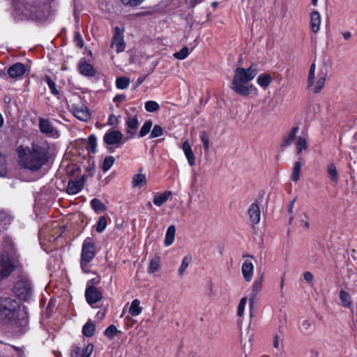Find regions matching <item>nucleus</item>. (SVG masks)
I'll list each match as a JSON object with an SVG mask.
<instances>
[{"instance_id": "40", "label": "nucleus", "mask_w": 357, "mask_h": 357, "mask_svg": "<svg viewBox=\"0 0 357 357\" xmlns=\"http://www.w3.org/2000/svg\"><path fill=\"white\" fill-rule=\"evenodd\" d=\"M301 169V162H295L293 169H292V174H291V179L294 181H298L299 180Z\"/></svg>"}, {"instance_id": "25", "label": "nucleus", "mask_w": 357, "mask_h": 357, "mask_svg": "<svg viewBox=\"0 0 357 357\" xmlns=\"http://www.w3.org/2000/svg\"><path fill=\"white\" fill-rule=\"evenodd\" d=\"M146 177L144 174H137L132 176V184L135 188H142L146 185Z\"/></svg>"}, {"instance_id": "18", "label": "nucleus", "mask_w": 357, "mask_h": 357, "mask_svg": "<svg viewBox=\"0 0 357 357\" xmlns=\"http://www.w3.org/2000/svg\"><path fill=\"white\" fill-rule=\"evenodd\" d=\"M93 350V345L88 344L84 349L75 347L71 351V357H90Z\"/></svg>"}, {"instance_id": "47", "label": "nucleus", "mask_w": 357, "mask_h": 357, "mask_svg": "<svg viewBox=\"0 0 357 357\" xmlns=\"http://www.w3.org/2000/svg\"><path fill=\"white\" fill-rule=\"evenodd\" d=\"M160 267V261L158 259H153L151 261L148 271L149 273H153Z\"/></svg>"}, {"instance_id": "1", "label": "nucleus", "mask_w": 357, "mask_h": 357, "mask_svg": "<svg viewBox=\"0 0 357 357\" xmlns=\"http://www.w3.org/2000/svg\"><path fill=\"white\" fill-rule=\"evenodd\" d=\"M18 155L22 167L35 172L47 162L48 151L45 146L33 143L31 146L19 147Z\"/></svg>"}, {"instance_id": "34", "label": "nucleus", "mask_w": 357, "mask_h": 357, "mask_svg": "<svg viewBox=\"0 0 357 357\" xmlns=\"http://www.w3.org/2000/svg\"><path fill=\"white\" fill-rule=\"evenodd\" d=\"M327 172L332 181L337 183L339 180L338 174L334 164H329L327 167Z\"/></svg>"}, {"instance_id": "63", "label": "nucleus", "mask_w": 357, "mask_h": 357, "mask_svg": "<svg viewBox=\"0 0 357 357\" xmlns=\"http://www.w3.org/2000/svg\"><path fill=\"white\" fill-rule=\"evenodd\" d=\"M3 123H4L3 118L1 115V114L0 113V128L3 126Z\"/></svg>"}, {"instance_id": "10", "label": "nucleus", "mask_w": 357, "mask_h": 357, "mask_svg": "<svg viewBox=\"0 0 357 357\" xmlns=\"http://www.w3.org/2000/svg\"><path fill=\"white\" fill-rule=\"evenodd\" d=\"M39 127L40 131L49 137L55 139L59 138L60 137L59 132L53 126V125L48 119H40Z\"/></svg>"}, {"instance_id": "35", "label": "nucleus", "mask_w": 357, "mask_h": 357, "mask_svg": "<svg viewBox=\"0 0 357 357\" xmlns=\"http://www.w3.org/2000/svg\"><path fill=\"white\" fill-rule=\"evenodd\" d=\"M120 333L117 328L114 325L109 326L104 331V335L109 340L114 339V337Z\"/></svg>"}, {"instance_id": "44", "label": "nucleus", "mask_w": 357, "mask_h": 357, "mask_svg": "<svg viewBox=\"0 0 357 357\" xmlns=\"http://www.w3.org/2000/svg\"><path fill=\"white\" fill-rule=\"evenodd\" d=\"M114 158L113 156H107L105 158L102 164V170L107 172L114 165Z\"/></svg>"}, {"instance_id": "57", "label": "nucleus", "mask_w": 357, "mask_h": 357, "mask_svg": "<svg viewBox=\"0 0 357 357\" xmlns=\"http://www.w3.org/2000/svg\"><path fill=\"white\" fill-rule=\"evenodd\" d=\"M125 100V96L123 95H117L114 98V102H121Z\"/></svg>"}, {"instance_id": "39", "label": "nucleus", "mask_w": 357, "mask_h": 357, "mask_svg": "<svg viewBox=\"0 0 357 357\" xmlns=\"http://www.w3.org/2000/svg\"><path fill=\"white\" fill-rule=\"evenodd\" d=\"M152 126L153 123L151 120L146 121L142 126L139 130V136L140 137L146 136L151 131Z\"/></svg>"}, {"instance_id": "31", "label": "nucleus", "mask_w": 357, "mask_h": 357, "mask_svg": "<svg viewBox=\"0 0 357 357\" xmlns=\"http://www.w3.org/2000/svg\"><path fill=\"white\" fill-rule=\"evenodd\" d=\"M96 326L91 321H88L82 328V333L86 337H91L95 332Z\"/></svg>"}, {"instance_id": "27", "label": "nucleus", "mask_w": 357, "mask_h": 357, "mask_svg": "<svg viewBox=\"0 0 357 357\" xmlns=\"http://www.w3.org/2000/svg\"><path fill=\"white\" fill-rule=\"evenodd\" d=\"M175 233H176L175 227L174 225H170L167 228V230L166 231L165 238V241H164L165 245L166 247L171 245L174 243V238H175Z\"/></svg>"}, {"instance_id": "48", "label": "nucleus", "mask_w": 357, "mask_h": 357, "mask_svg": "<svg viewBox=\"0 0 357 357\" xmlns=\"http://www.w3.org/2000/svg\"><path fill=\"white\" fill-rule=\"evenodd\" d=\"M107 227V220L105 217L102 216L99 218L98 222L96 227V231L98 233H102Z\"/></svg>"}, {"instance_id": "37", "label": "nucleus", "mask_w": 357, "mask_h": 357, "mask_svg": "<svg viewBox=\"0 0 357 357\" xmlns=\"http://www.w3.org/2000/svg\"><path fill=\"white\" fill-rule=\"evenodd\" d=\"M96 142H97V139H96V136L94 135H91L88 138L86 149L92 153H96Z\"/></svg>"}, {"instance_id": "5", "label": "nucleus", "mask_w": 357, "mask_h": 357, "mask_svg": "<svg viewBox=\"0 0 357 357\" xmlns=\"http://www.w3.org/2000/svg\"><path fill=\"white\" fill-rule=\"evenodd\" d=\"M327 73L322 69L316 70V65L312 63L310 67L307 86L314 93H318L324 89Z\"/></svg>"}, {"instance_id": "49", "label": "nucleus", "mask_w": 357, "mask_h": 357, "mask_svg": "<svg viewBox=\"0 0 357 357\" xmlns=\"http://www.w3.org/2000/svg\"><path fill=\"white\" fill-rule=\"evenodd\" d=\"M6 172V160L4 156L0 153V176H5Z\"/></svg>"}, {"instance_id": "20", "label": "nucleus", "mask_w": 357, "mask_h": 357, "mask_svg": "<svg viewBox=\"0 0 357 357\" xmlns=\"http://www.w3.org/2000/svg\"><path fill=\"white\" fill-rule=\"evenodd\" d=\"M248 215L252 224L257 225L261 219V211L258 204L252 203L250 205L248 209Z\"/></svg>"}, {"instance_id": "54", "label": "nucleus", "mask_w": 357, "mask_h": 357, "mask_svg": "<svg viewBox=\"0 0 357 357\" xmlns=\"http://www.w3.org/2000/svg\"><path fill=\"white\" fill-rule=\"evenodd\" d=\"M117 121L116 116L114 114H111L108 118L107 123L110 126H114L117 123Z\"/></svg>"}, {"instance_id": "52", "label": "nucleus", "mask_w": 357, "mask_h": 357, "mask_svg": "<svg viewBox=\"0 0 357 357\" xmlns=\"http://www.w3.org/2000/svg\"><path fill=\"white\" fill-rule=\"evenodd\" d=\"M200 138L204 146L205 151H208L209 149V140L206 132H203L201 133Z\"/></svg>"}, {"instance_id": "32", "label": "nucleus", "mask_w": 357, "mask_h": 357, "mask_svg": "<svg viewBox=\"0 0 357 357\" xmlns=\"http://www.w3.org/2000/svg\"><path fill=\"white\" fill-rule=\"evenodd\" d=\"M91 208L94 210L96 213H100L105 211V206L99 199L94 198L91 202Z\"/></svg>"}, {"instance_id": "30", "label": "nucleus", "mask_w": 357, "mask_h": 357, "mask_svg": "<svg viewBox=\"0 0 357 357\" xmlns=\"http://www.w3.org/2000/svg\"><path fill=\"white\" fill-rule=\"evenodd\" d=\"M340 298L341 300L342 304L344 307L347 308L352 307V301L351 296L349 293L344 290H341L340 291Z\"/></svg>"}, {"instance_id": "26", "label": "nucleus", "mask_w": 357, "mask_h": 357, "mask_svg": "<svg viewBox=\"0 0 357 357\" xmlns=\"http://www.w3.org/2000/svg\"><path fill=\"white\" fill-rule=\"evenodd\" d=\"M13 220L12 216L8 213L0 211V234L6 229V227L10 224Z\"/></svg>"}, {"instance_id": "4", "label": "nucleus", "mask_w": 357, "mask_h": 357, "mask_svg": "<svg viewBox=\"0 0 357 357\" xmlns=\"http://www.w3.org/2000/svg\"><path fill=\"white\" fill-rule=\"evenodd\" d=\"M16 15L20 20H39L41 17V8L33 1H17L14 3Z\"/></svg>"}, {"instance_id": "43", "label": "nucleus", "mask_w": 357, "mask_h": 357, "mask_svg": "<svg viewBox=\"0 0 357 357\" xmlns=\"http://www.w3.org/2000/svg\"><path fill=\"white\" fill-rule=\"evenodd\" d=\"M189 54L190 50L188 47H184L180 51L175 52L174 54V57L179 60H183L187 58Z\"/></svg>"}, {"instance_id": "50", "label": "nucleus", "mask_w": 357, "mask_h": 357, "mask_svg": "<svg viewBox=\"0 0 357 357\" xmlns=\"http://www.w3.org/2000/svg\"><path fill=\"white\" fill-rule=\"evenodd\" d=\"M46 82L50 89L51 93L54 95H58L59 91L56 88V84L50 77H46Z\"/></svg>"}, {"instance_id": "59", "label": "nucleus", "mask_w": 357, "mask_h": 357, "mask_svg": "<svg viewBox=\"0 0 357 357\" xmlns=\"http://www.w3.org/2000/svg\"><path fill=\"white\" fill-rule=\"evenodd\" d=\"M294 203H295V199L292 200L289 204L288 212L290 213H291L293 212V209L294 207Z\"/></svg>"}, {"instance_id": "62", "label": "nucleus", "mask_w": 357, "mask_h": 357, "mask_svg": "<svg viewBox=\"0 0 357 357\" xmlns=\"http://www.w3.org/2000/svg\"><path fill=\"white\" fill-rule=\"evenodd\" d=\"M105 314V312H98V314H97V316L98 317H100V318H102V317H104Z\"/></svg>"}, {"instance_id": "29", "label": "nucleus", "mask_w": 357, "mask_h": 357, "mask_svg": "<svg viewBox=\"0 0 357 357\" xmlns=\"http://www.w3.org/2000/svg\"><path fill=\"white\" fill-rule=\"evenodd\" d=\"M272 82V77L268 74H261L257 78V83L261 87L267 88Z\"/></svg>"}, {"instance_id": "42", "label": "nucleus", "mask_w": 357, "mask_h": 357, "mask_svg": "<svg viewBox=\"0 0 357 357\" xmlns=\"http://www.w3.org/2000/svg\"><path fill=\"white\" fill-rule=\"evenodd\" d=\"M145 109L149 112H154L159 109L160 105L159 104L153 100H149L145 102L144 105Z\"/></svg>"}, {"instance_id": "21", "label": "nucleus", "mask_w": 357, "mask_h": 357, "mask_svg": "<svg viewBox=\"0 0 357 357\" xmlns=\"http://www.w3.org/2000/svg\"><path fill=\"white\" fill-rule=\"evenodd\" d=\"M308 136L306 132H303L296 139V149L297 154H300L302 151L308 148L307 145Z\"/></svg>"}, {"instance_id": "7", "label": "nucleus", "mask_w": 357, "mask_h": 357, "mask_svg": "<svg viewBox=\"0 0 357 357\" xmlns=\"http://www.w3.org/2000/svg\"><path fill=\"white\" fill-rule=\"evenodd\" d=\"M14 290L20 298L26 301L31 295V283L26 279L20 280L15 283Z\"/></svg>"}, {"instance_id": "11", "label": "nucleus", "mask_w": 357, "mask_h": 357, "mask_svg": "<svg viewBox=\"0 0 357 357\" xmlns=\"http://www.w3.org/2000/svg\"><path fill=\"white\" fill-rule=\"evenodd\" d=\"M85 297L87 303L93 307V305L99 302L102 298V292L93 286L87 284V288L85 291Z\"/></svg>"}, {"instance_id": "38", "label": "nucleus", "mask_w": 357, "mask_h": 357, "mask_svg": "<svg viewBox=\"0 0 357 357\" xmlns=\"http://www.w3.org/2000/svg\"><path fill=\"white\" fill-rule=\"evenodd\" d=\"M130 79L126 77H118L116 80V86L119 89H125L130 84Z\"/></svg>"}, {"instance_id": "28", "label": "nucleus", "mask_w": 357, "mask_h": 357, "mask_svg": "<svg viewBox=\"0 0 357 357\" xmlns=\"http://www.w3.org/2000/svg\"><path fill=\"white\" fill-rule=\"evenodd\" d=\"M142 312V308L140 307V301L138 299H134L129 308V313L133 316L137 317Z\"/></svg>"}, {"instance_id": "2", "label": "nucleus", "mask_w": 357, "mask_h": 357, "mask_svg": "<svg viewBox=\"0 0 357 357\" xmlns=\"http://www.w3.org/2000/svg\"><path fill=\"white\" fill-rule=\"evenodd\" d=\"M19 304L10 298H0V321L7 328H18L27 323L24 317H20Z\"/></svg>"}, {"instance_id": "51", "label": "nucleus", "mask_w": 357, "mask_h": 357, "mask_svg": "<svg viewBox=\"0 0 357 357\" xmlns=\"http://www.w3.org/2000/svg\"><path fill=\"white\" fill-rule=\"evenodd\" d=\"M261 284L262 278H260L255 281L252 287V294L254 295H257L260 291Z\"/></svg>"}, {"instance_id": "17", "label": "nucleus", "mask_w": 357, "mask_h": 357, "mask_svg": "<svg viewBox=\"0 0 357 357\" xmlns=\"http://www.w3.org/2000/svg\"><path fill=\"white\" fill-rule=\"evenodd\" d=\"M321 22V20L320 13L317 10H313L311 12L310 15V26L311 31L313 33H317L319 31Z\"/></svg>"}, {"instance_id": "12", "label": "nucleus", "mask_w": 357, "mask_h": 357, "mask_svg": "<svg viewBox=\"0 0 357 357\" xmlns=\"http://www.w3.org/2000/svg\"><path fill=\"white\" fill-rule=\"evenodd\" d=\"M123 137V135L120 131L109 130L105 134L103 141L108 145L123 144L124 142H122Z\"/></svg>"}, {"instance_id": "14", "label": "nucleus", "mask_w": 357, "mask_h": 357, "mask_svg": "<svg viewBox=\"0 0 357 357\" xmlns=\"http://www.w3.org/2000/svg\"><path fill=\"white\" fill-rule=\"evenodd\" d=\"M72 112L73 115L80 121H87L90 119V112L88 108L84 105H73Z\"/></svg>"}, {"instance_id": "56", "label": "nucleus", "mask_w": 357, "mask_h": 357, "mask_svg": "<svg viewBox=\"0 0 357 357\" xmlns=\"http://www.w3.org/2000/svg\"><path fill=\"white\" fill-rule=\"evenodd\" d=\"M75 40L77 41V46H79V47H83V40H82L81 36L79 33H76Z\"/></svg>"}, {"instance_id": "24", "label": "nucleus", "mask_w": 357, "mask_h": 357, "mask_svg": "<svg viewBox=\"0 0 357 357\" xmlns=\"http://www.w3.org/2000/svg\"><path fill=\"white\" fill-rule=\"evenodd\" d=\"M171 196V191H165L162 194L155 193L153 202L156 206H160L165 204Z\"/></svg>"}, {"instance_id": "6", "label": "nucleus", "mask_w": 357, "mask_h": 357, "mask_svg": "<svg viewBox=\"0 0 357 357\" xmlns=\"http://www.w3.org/2000/svg\"><path fill=\"white\" fill-rule=\"evenodd\" d=\"M96 256V248L93 240L87 237L82 243L80 265L84 273L90 272L89 263Z\"/></svg>"}, {"instance_id": "3", "label": "nucleus", "mask_w": 357, "mask_h": 357, "mask_svg": "<svg viewBox=\"0 0 357 357\" xmlns=\"http://www.w3.org/2000/svg\"><path fill=\"white\" fill-rule=\"evenodd\" d=\"M257 74V70L254 65L248 68L238 67L234 71L231 89L240 96H249L252 90H257L253 84H250Z\"/></svg>"}, {"instance_id": "58", "label": "nucleus", "mask_w": 357, "mask_h": 357, "mask_svg": "<svg viewBox=\"0 0 357 357\" xmlns=\"http://www.w3.org/2000/svg\"><path fill=\"white\" fill-rule=\"evenodd\" d=\"M254 301L252 299L250 301V316L252 317L254 316Z\"/></svg>"}, {"instance_id": "9", "label": "nucleus", "mask_w": 357, "mask_h": 357, "mask_svg": "<svg viewBox=\"0 0 357 357\" xmlns=\"http://www.w3.org/2000/svg\"><path fill=\"white\" fill-rule=\"evenodd\" d=\"M112 47L116 48L117 53H121L125 50L126 43L124 41L123 31L119 28H115V32L112 37Z\"/></svg>"}, {"instance_id": "64", "label": "nucleus", "mask_w": 357, "mask_h": 357, "mask_svg": "<svg viewBox=\"0 0 357 357\" xmlns=\"http://www.w3.org/2000/svg\"><path fill=\"white\" fill-rule=\"evenodd\" d=\"M303 225H304V227H305V228H309L310 225H309V222H304V221H303Z\"/></svg>"}, {"instance_id": "36", "label": "nucleus", "mask_w": 357, "mask_h": 357, "mask_svg": "<svg viewBox=\"0 0 357 357\" xmlns=\"http://www.w3.org/2000/svg\"><path fill=\"white\" fill-rule=\"evenodd\" d=\"M191 262V257L190 256H185L182 260L181 264L178 270V273L179 276L182 277L184 272L185 271L186 268L189 266V264Z\"/></svg>"}, {"instance_id": "19", "label": "nucleus", "mask_w": 357, "mask_h": 357, "mask_svg": "<svg viewBox=\"0 0 357 357\" xmlns=\"http://www.w3.org/2000/svg\"><path fill=\"white\" fill-rule=\"evenodd\" d=\"M241 271L245 280L250 282L254 274V265L252 262L249 260H245L243 263Z\"/></svg>"}, {"instance_id": "61", "label": "nucleus", "mask_w": 357, "mask_h": 357, "mask_svg": "<svg viewBox=\"0 0 357 357\" xmlns=\"http://www.w3.org/2000/svg\"><path fill=\"white\" fill-rule=\"evenodd\" d=\"M273 346L275 348H277V349L279 347V339H278V336L277 335L274 337Z\"/></svg>"}, {"instance_id": "23", "label": "nucleus", "mask_w": 357, "mask_h": 357, "mask_svg": "<svg viewBox=\"0 0 357 357\" xmlns=\"http://www.w3.org/2000/svg\"><path fill=\"white\" fill-rule=\"evenodd\" d=\"M79 73L84 75L92 77L96 75V70L93 66L85 61H81L78 66Z\"/></svg>"}, {"instance_id": "13", "label": "nucleus", "mask_w": 357, "mask_h": 357, "mask_svg": "<svg viewBox=\"0 0 357 357\" xmlns=\"http://www.w3.org/2000/svg\"><path fill=\"white\" fill-rule=\"evenodd\" d=\"M26 71L25 65L22 63H16L8 69V74L10 78L21 79Z\"/></svg>"}, {"instance_id": "15", "label": "nucleus", "mask_w": 357, "mask_h": 357, "mask_svg": "<svg viewBox=\"0 0 357 357\" xmlns=\"http://www.w3.org/2000/svg\"><path fill=\"white\" fill-rule=\"evenodd\" d=\"M139 127V121L137 116H128L126 121V131L128 138H132Z\"/></svg>"}, {"instance_id": "16", "label": "nucleus", "mask_w": 357, "mask_h": 357, "mask_svg": "<svg viewBox=\"0 0 357 357\" xmlns=\"http://www.w3.org/2000/svg\"><path fill=\"white\" fill-rule=\"evenodd\" d=\"M84 178L83 177L76 180L69 181L66 191L69 195H76L84 187Z\"/></svg>"}, {"instance_id": "53", "label": "nucleus", "mask_w": 357, "mask_h": 357, "mask_svg": "<svg viewBox=\"0 0 357 357\" xmlns=\"http://www.w3.org/2000/svg\"><path fill=\"white\" fill-rule=\"evenodd\" d=\"M144 0H121L124 5L137 6L142 3Z\"/></svg>"}, {"instance_id": "8", "label": "nucleus", "mask_w": 357, "mask_h": 357, "mask_svg": "<svg viewBox=\"0 0 357 357\" xmlns=\"http://www.w3.org/2000/svg\"><path fill=\"white\" fill-rule=\"evenodd\" d=\"M15 259L8 253L0 257V279L8 277L15 267Z\"/></svg>"}, {"instance_id": "45", "label": "nucleus", "mask_w": 357, "mask_h": 357, "mask_svg": "<svg viewBox=\"0 0 357 357\" xmlns=\"http://www.w3.org/2000/svg\"><path fill=\"white\" fill-rule=\"evenodd\" d=\"M246 303H247V298L243 297L239 302V304L238 305V309H237V315L239 318L243 317V316L244 314L245 307Z\"/></svg>"}, {"instance_id": "22", "label": "nucleus", "mask_w": 357, "mask_h": 357, "mask_svg": "<svg viewBox=\"0 0 357 357\" xmlns=\"http://www.w3.org/2000/svg\"><path fill=\"white\" fill-rule=\"evenodd\" d=\"M182 150L190 166L195 165V156L192 152V148L188 141H185L182 146Z\"/></svg>"}, {"instance_id": "33", "label": "nucleus", "mask_w": 357, "mask_h": 357, "mask_svg": "<svg viewBox=\"0 0 357 357\" xmlns=\"http://www.w3.org/2000/svg\"><path fill=\"white\" fill-rule=\"evenodd\" d=\"M298 131V128L294 127L291 130L289 133L288 134V136L284 140L283 145L284 146H289L290 144H291L296 138Z\"/></svg>"}, {"instance_id": "46", "label": "nucleus", "mask_w": 357, "mask_h": 357, "mask_svg": "<svg viewBox=\"0 0 357 357\" xmlns=\"http://www.w3.org/2000/svg\"><path fill=\"white\" fill-rule=\"evenodd\" d=\"M164 133V130L163 128L159 126V125H155L153 130H151V138H155V137H160L163 135Z\"/></svg>"}, {"instance_id": "41", "label": "nucleus", "mask_w": 357, "mask_h": 357, "mask_svg": "<svg viewBox=\"0 0 357 357\" xmlns=\"http://www.w3.org/2000/svg\"><path fill=\"white\" fill-rule=\"evenodd\" d=\"M313 327L310 320L305 319L300 325V330L302 333H308L312 331Z\"/></svg>"}, {"instance_id": "60", "label": "nucleus", "mask_w": 357, "mask_h": 357, "mask_svg": "<svg viewBox=\"0 0 357 357\" xmlns=\"http://www.w3.org/2000/svg\"><path fill=\"white\" fill-rule=\"evenodd\" d=\"M344 40H349L351 37V33L349 31H346L342 33Z\"/></svg>"}, {"instance_id": "55", "label": "nucleus", "mask_w": 357, "mask_h": 357, "mask_svg": "<svg viewBox=\"0 0 357 357\" xmlns=\"http://www.w3.org/2000/svg\"><path fill=\"white\" fill-rule=\"evenodd\" d=\"M303 277L306 282L309 283L312 282L314 278L313 275L309 271L305 272L303 274Z\"/></svg>"}]
</instances>
